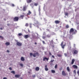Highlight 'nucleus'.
Wrapping results in <instances>:
<instances>
[{"label":"nucleus","mask_w":79,"mask_h":79,"mask_svg":"<svg viewBox=\"0 0 79 79\" xmlns=\"http://www.w3.org/2000/svg\"><path fill=\"white\" fill-rule=\"evenodd\" d=\"M35 44H37L36 43H35Z\"/></svg>","instance_id":"obj_58"},{"label":"nucleus","mask_w":79,"mask_h":79,"mask_svg":"<svg viewBox=\"0 0 79 79\" xmlns=\"http://www.w3.org/2000/svg\"><path fill=\"white\" fill-rule=\"evenodd\" d=\"M68 13H65V16H68Z\"/></svg>","instance_id":"obj_31"},{"label":"nucleus","mask_w":79,"mask_h":79,"mask_svg":"<svg viewBox=\"0 0 79 79\" xmlns=\"http://www.w3.org/2000/svg\"><path fill=\"white\" fill-rule=\"evenodd\" d=\"M35 70L36 71H39V67H37L36 68Z\"/></svg>","instance_id":"obj_17"},{"label":"nucleus","mask_w":79,"mask_h":79,"mask_svg":"<svg viewBox=\"0 0 79 79\" xmlns=\"http://www.w3.org/2000/svg\"><path fill=\"white\" fill-rule=\"evenodd\" d=\"M55 68H57V65H56L55 66Z\"/></svg>","instance_id":"obj_39"},{"label":"nucleus","mask_w":79,"mask_h":79,"mask_svg":"<svg viewBox=\"0 0 79 79\" xmlns=\"http://www.w3.org/2000/svg\"><path fill=\"white\" fill-rule=\"evenodd\" d=\"M10 25L9 24H7V26H9Z\"/></svg>","instance_id":"obj_57"},{"label":"nucleus","mask_w":79,"mask_h":79,"mask_svg":"<svg viewBox=\"0 0 79 79\" xmlns=\"http://www.w3.org/2000/svg\"><path fill=\"white\" fill-rule=\"evenodd\" d=\"M74 61H75V60H74V59H73L72 60V62H71V64H73L74 63Z\"/></svg>","instance_id":"obj_15"},{"label":"nucleus","mask_w":79,"mask_h":79,"mask_svg":"<svg viewBox=\"0 0 79 79\" xmlns=\"http://www.w3.org/2000/svg\"><path fill=\"white\" fill-rule=\"evenodd\" d=\"M71 38H72V36H71Z\"/></svg>","instance_id":"obj_62"},{"label":"nucleus","mask_w":79,"mask_h":79,"mask_svg":"<svg viewBox=\"0 0 79 79\" xmlns=\"http://www.w3.org/2000/svg\"><path fill=\"white\" fill-rule=\"evenodd\" d=\"M53 61H54V60H51L50 62H51V63H53Z\"/></svg>","instance_id":"obj_35"},{"label":"nucleus","mask_w":79,"mask_h":79,"mask_svg":"<svg viewBox=\"0 0 79 79\" xmlns=\"http://www.w3.org/2000/svg\"><path fill=\"white\" fill-rule=\"evenodd\" d=\"M31 25H32V24L31 23L30 24V28H31L32 27L31 26Z\"/></svg>","instance_id":"obj_34"},{"label":"nucleus","mask_w":79,"mask_h":79,"mask_svg":"<svg viewBox=\"0 0 79 79\" xmlns=\"http://www.w3.org/2000/svg\"><path fill=\"white\" fill-rule=\"evenodd\" d=\"M26 10V6H24L23 7V11H25Z\"/></svg>","instance_id":"obj_24"},{"label":"nucleus","mask_w":79,"mask_h":79,"mask_svg":"<svg viewBox=\"0 0 79 79\" xmlns=\"http://www.w3.org/2000/svg\"><path fill=\"white\" fill-rule=\"evenodd\" d=\"M0 38H2V39H3V37H2V36L0 35Z\"/></svg>","instance_id":"obj_41"},{"label":"nucleus","mask_w":79,"mask_h":79,"mask_svg":"<svg viewBox=\"0 0 79 79\" xmlns=\"http://www.w3.org/2000/svg\"><path fill=\"white\" fill-rule=\"evenodd\" d=\"M66 46V44H64L63 45V42H62L61 43V46L62 48L64 49V46Z\"/></svg>","instance_id":"obj_4"},{"label":"nucleus","mask_w":79,"mask_h":79,"mask_svg":"<svg viewBox=\"0 0 79 79\" xmlns=\"http://www.w3.org/2000/svg\"><path fill=\"white\" fill-rule=\"evenodd\" d=\"M17 45L18 46H21V45H22V43H21L18 42L17 43Z\"/></svg>","instance_id":"obj_6"},{"label":"nucleus","mask_w":79,"mask_h":79,"mask_svg":"<svg viewBox=\"0 0 79 79\" xmlns=\"http://www.w3.org/2000/svg\"><path fill=\"white\" fill-rule=\"evenodd\" d=\"M45 71H47L48 70V68H47V65H46L45 66Z\"/></svg>","instance_id":"obj_9"},{"label":"nucleus","mask_w":79,"mask_h":79,"mask_svg":"<svg viewBox=\"0 0 79 79\" xmlns=\"http://www.w3.org/2000/svg\"><path fill=\"white\" fill-rule=\"evenodd\" d=\"M43 43L44 44H45V42H44V41H43Z\"/></svg>","instance_id":"obj_49"},{"label":"nucleus","mask_w":79,"mask_h":79,"mask_svg":"<svg viewBox=\"0 0 79 79\" xmlns=\"http://www.w3.org/2000/svg\"><path fill=\"white\" fill-rule=\"evenodd\" d=\"M73 73L75 74H76V71L75 70H74Z\"/></svg>","instance_id":"obj_26"},{"label":"nucleus","mask_w":79,"mask_h":79,"mask_svg":"<svg viewBox=\"0 0 79 79\" xmlns=\"http://www.w3.org/2000/svg\"><path fill=\"white\" fill-rule=\"evenodd\" d=\"M34 19V23H35V24H38V22H37V21L35 20V19Z\"/></svg>","instance_id":"obj_16"},{"label":"nucleus","mask_w":79,"mask_h":79,"mask_svg":"<svg viewBox=\"0 0 79 79\" xmlns=\"http://www.w3.org/2000/svg\"><path fill=\"white\" fill-rule=\"evenodd\" d=\"M1 30H3V28H0Z\"/></svg>","instance_id":"obj_52"},{"label":"nucleus","mask_w":79,"mask_h":79,"mask_svg":"<svg viewBox=\"0 0 79 79\" xmlns=\"http://www.w3.org/2000/svg\"><path fill=\"white\" fill-rule=\"evenodd\" d=\"M75 44H74V47H75Z\"/></svg>","instance_id":"obj_54"},{"label":"nucleus","mask_w":79,"mask_h":79,"mask_svg":"<svg viewBox=\"0 0 79 79\" xmlns=\"http://www.w3.org/2000/svg\"><path fill=\"white\" fill-rule=\"evenodd\" d=\"M57 56H58L59 57H61V55L60 54H58L57 55Z\"/></svg>","instance_id":"obj_29"},{"label":"nucleus","mask_w":79,"mask_h":79,"mask_svg":"<svg viewBox=\"0 0 79 79\" xmlns=\"http://www.w3.org/2000/svg\"><path fill=\"white\" fill-rule=\"evenodd\" d=\"M52 58H55V56H53V55H52Z\"/></svg>","instance_id":"obj_44"},{"label":"nucleus","mask_w":79,"mask_h":79,"mask_svg":"<svg viewBox=\"0 0 79 79\" xmlns=\"http://www.w3.org/2000/svg\"><path fill=\"white\" fill-rule=\"evenodd\" d=\"M29 37H30V35H26L24 36V37L25 38V39H27Z\"/></svg>","instance_id":"obj_5"},{"label":"nucleus","mask_w":79,"mask_h":79,"mask_svg":"<svg viewBox=\"0 0 79 79\" xmlns=\"http://www.w3.org/2000/svg\"><path fill=\"white\" fill-rule=\"evenodd\" d=\"M51 72L52 73H55V71L53 70H51Z\"/></svg>","instance_id":"obj_21"},{"label":"nucleus","mask_w":79,"mask_h":79,"mask_svg":"<svg viewBox=\"0 0 79 79\" xmlns=\"http://www.w3.org/2000/svg\"><path fill=\"white\" fill-rule=\"evenodd\" d=\"M35 77V75H33L32 76V77Z\"/></svg>","instance_id":"obj_36"},{"label":"nucleus","mask_w":79,"mask_h":79,"mask_svg":"<svg viewBox=\"0 0 79 79\" xmlns=\"http://www.w3.org/2000/svg\"><path fill=\"white\" fill-rule=\"evenodd\" d=\"M7 52L8 53H9V52H10V51H9V50H7Z\"/></svg>","instance_id":"obj_50"},{"label":"nucleus","mask_w":79,"mask_h":79,"mask_svg":"<svg viewBox=\"0 0 79 79\" xmlns=\"http://www.w3.org/2000/svg\"><path fill=\"white\" fill-rule=\"evenodd\" d=\"M78 53V51L76 49H74L73 50V54H77Z\"/></svg>","instance_id":"obj_3"},{"label":"nucleus","mask_w":79,"mask_h":79,"mask_svg":"<svg viewBox=\"0 0 79 79\" xmlns=\"http://www.w3.org/2000/svg\"><path fill=\"white\" fill-rule=\"evenodd\" d=\"M21 60L22 61H24V58L23 57H22L21 58Z\"/></svg>","instance_id":"obj_14"},{"label":"nucleus","mask_w":79,"mask_h":79,"mask_svg":"<svg viewBox=\"0 0 79 79\" xmlns=\"http://www.w3.org/2000/svg\"><path fill=\"white\" fill-rule=\"evenodd\" d=\"M52 63H51V65H52Z\"/></svg>","instance_id":"obj_59"},{"label":"nucleus","mask_w":79,"mask_h":79,"mask_svg":"<svg viewBox=\"0 0 79 79\" xmlns=\"http://www.w3.org/2000/svg\"><path fill=\"white\" fill-rule=\"evenodd\" d=\"M62 74L63 75V76H65L66 75V73H65V72H64V71H63L62 72Z\"/></svg>","instance_id":"obj_10"},{"label":"nucleus","mask_w":79,"mask_h":79,"mask_svg":"<svg viewBox=\"0 0 79 79\" xmlns=\"http://www.w3.org/2000/svg\"><path fill=\"white\" fill-rule=\"evenodd\" d=\"M55 23L56 24H58V23H60V21L56 20L55 21Z\"/></svg>","instance_id":"obj_20"},{"label":"nucleus","mask_w":79,"mask_h":79,"mask_svg":"<svg viewBox=\"0 0 79 79\" xmlns=\"http://www.w3.org/2000/svg\"><path fill=\"white\" fill-rule=\"evenodd\" d=\"M49 55H52V53H51L50 52H49Z\"/></svg>","instance_id":"obj_48"},{"label":"nucleus","mask_w":79,"mask_h":79,"mask_svg":"<svg viewBox=\"0 0 79 79\" xmlns=\"http://www.w3.org/2000/svg\"><path fill=\"white\" fill-rule=\"evenodd\" d=\"M66 28H69V25H67L66 26Z\"/></svg>","instance_id":"obj_30"},{"label":"nucleus","mask_w":79,"mask_h":79,"mask_svg":"<svg viewBox=\"0 0 79 79\" xmlns=\"http://www.w3.org/2000/svg\"><path fill=\"white\" fill-rule=\"evenodd\" d=\"M77 29H79V25L77 27Z\"/></svg>","instance_id":"obj_40"},{"label":"nucleus","mask_w":79,"mask_h":79,"mask_svg":"<svg viewBox=\"0 0 79 79\" xmlns=\"http://www.w3.org/2000/svg\"><path fill=\"white\" fill-rule=\"evenodd\" d=\"M73 68H74V69H76L77 68V66L75 65H73Z\"/></svg>","instance_id":"obj_12"},{"label":"nucleus","mask_w":79,"mask_h":79,"mask_svg":"<svg viewBox=\"0 0 79 79\" xmlns=\"http://www.w3.org/2000/svg\"><path fill=\"white\" fill-rule=\"evenodd\" d=\"M20 65L21 66H22V67L23 66V64H20Z\"/></svg>","instance_id":"obj_38"},{"label":"nucleus","mask_w":79,"mask_h":79,"mask_svg":"<svg viewBox=\"0 0 79 79\" xmlns=\"http://www.w3.org/2000/svg\"><path fill=\"white\" fill-rule=\"evenodd\" d=\"M28 31L29 32V31L28 30Z\"/></svg>","instance_id":"obj_63"},{"label":"nucleus","mask_w":79,"mask_h":79,"mask_svg":"<svg viewBox=\"0 0 79 79\" xmlns=\"http://www.w3.org/2000/svg\"><path fill=\"white\" fill-rule=\"evenodd\" d=\"M51 42H52V43H53V40H52L51 41Z\"/></svg>","instance_id":"obj_55"},{"label":"nucleus","mask_w":79,"mask_h":79,"mask_svg":"<svg viewBox=\"0 0 79 79\" xmlns=\"http://www.w3.org/2000/svg\"><path fill=\"white\" fill-rule=\"evenodd\" d=\"M45 60L48 61V58H47V57H44L43 58V61H45Z\"/></svg>","instance_id":"obj_8"},{"label":"nucleus","mask_w":79,"mask_h":79,"mask_svg":"<svg viewBox=\"0 0 79 79\" xmlns=\"http://www.w3.org/2000/svg\"><path fill=\"white\" fill-rule=\"evenodd\" d=\"M32 2V0H27V3H30Z\"/></svg>","instance_id":"obj_18"},{"label":"nucleus","mask_w":79,"mask_h":79,"mask_svg":"<svg viewBox=\"0 0 79 79\" xmlns=\"http://www.w3.org/2000/svg\"><path fill=\"white\" fill-rule=\"evenodd\" d=\"M12 6H15V5L12 4Z\"/></svg>","instance_id":"obj_46"},{"label":"nucleus","mask_w":79,"mask_h":79,"mask_svg":"<svg viewBox=\"0 0 79 79\" xmlns=\"http://www.w3.org/2000/svg\"><path fill=\"white\" fill-rule=\"evenodd\" d=\"M35 6H37L38 5V3H35L34 4Z\"/></svg>","instance_id":"obj_27"},{"label":"nucleus","mask_w":79,"mask_h":79,"mask_svg":"<svg viewBox=\"0 0 79 79\" xmlns=\"http://www.w3.org/2000/svg\"><path fill=\"white\" fill-rule=\"evenodd\" d=\"M11 73H13V74H15V72L14 71H12L11 72Z\"/></svg>","instance_id":"obj_28"},{"label":"nucleus","mask_w":79,"mask_h":79,"mask_svg":"<svg viewBox=\"0 0 79 79\" xmlns=\"http://www.w3.org/2000/svg\"><path fill=\"white\" fill-rule=\"evenodd\" d=\"M19 75H15V77H19Z\"/></svg>","instance_id":"obj_25"},{"label":"nucleus","mask_w":79,"mask_h":79,"mask_svg":"<svg viewBox=\"0 0 79 79\" xmlns=\"http://www.w3.org/2000/svg\"><path fill=\"white\" fill-rule=\"evenodd\" d=\"M3 79H7V78L6 77H4Z\"/></svg>","instance_id":"obj_47"},{"label":"nucleus","mask_w":79,"mask_h":79,"mask_svg":"<svg viewBox=\"0 0 79 79\" xmlns=\"http://www.w3.org/2000/svg\"><path fill=\"white\" fill-rule=\"evenodd\" d=\"M26 18V19H27L28 18Z\"/></svg>","instance_id":"obj_60"},{"label":"nucleus","mask_w":79,"mask_h":79,"mask_svg":"<svg viewBox=\"0 0 79 79\" xmlns=\"http://www.w3.org/2000/svg\"><path fill=\"white\" fill-rule=\"evenodd\" d=\"M19 36H21V35H22V34H21V33H19Z\"/></svg>","instance_id":"obj_32"},{"label":"nucleus","mask_w":79,"mask_h":79,"mask_svg":"<svg viewBox=\"0 0 79 79\" xmlns=\"http://www.w3.org/2000/svg\"><path fill=\"white\" fill-rule=\"evenodd\" d=\"M32 55L34 57H35L36 56H39V54L38 52H36V53H34L33 54H32V53H30V56H32Z\"/></svg>","instance_id":"obj_1"},{"label":"nucleus","mask_w":79,"mask_h":79,"mask_svg":"<svg viewBox=\"0 0 79 79\" xmlns=\"http://www.w3.org/2000/svg\"><path fill=\"white\" fill-rule=\"evenodd\" d=\"M26 26H28V23H26V25H25Z\"/></svg>","instance_id":"obj_37"},{"label":"nucleus","mask_w":79,"mask_h":79,"mask_svg":"<svg viewBox=\"0 0 79 79\" xmlns=\"http://www.w3.org/2000/svg\"><path fill=\"white\" fill-rule=\"evenodd\" d=\"M47 36L48 37H50V35H48Z\"/></svg>","instance_id":"obj_42"},{"label":"nucleus","mask_w":79,"mask_h":79,"mask_svg":"<svg viewBox=\"0 0 79 79\" xmlns=\"http://www.w3.org/2000/svg\"><path fill=\"white\" fill-rule=\"evenodd\" d=\"M23 17H24L23 15H21L20 16V18H21V19H23Z\"/></svg>","instance_id":"obj_22"},{"label":"nucleus","mask_w":79,"mask_h":79,"mask_svg":"<svg viewBox=\"0 0 79 79\" xmlns=\"http://www.w3.org/2000/svg\"><path fill=\"white\" fill-rule=\"evenodd\" d=\"M71 44L69 43V47H68V48H69V50H70L71 48Z\"/></svg>","instance_id":"obj_19"},{"label":"nucleus","mask_w":79,"mask_h":79,"mask_svg":"<svg viewBox=\"0 0 79 79\" xmlns=\"http://www.w3.org/2000/svg\"><path fill=\"white\" fill-rule=\"evenodd\" d=\"M64 55H65V56H67L66 54H64Z\"/></svg>","instance_id":"obj_53"},{"label":"nucleus","mask_w":79,"mask_h":79,"mask_svg":"<svg viewBox=\"0 0 79 79\" xmlns=\"http://www.w3.org/2000/svg\"><path fill=\"white\" fill-rule=\"evenodd\" d=\"M67 70L69 71V72L70 70L69 69V67H67Z\"/></svg>","instance_id":"obj_23"},{"label":"nucleus","mask_w":79,"mask_h":79,"mask_svg":"<svg viewBox=\"0 0 79 79\" xmlns=\"http://www.w3.org/2000/svg\"><path fill=\"white\" fill-rule=\"evenodd\" d=\"M27 18H28L29 17H27Z\"/></svg>","instance_id":"obj_64"},{"label":"nucleus","mask_w":79,"mask_h":79,"mask_svg":"<svg viewBox=\"0 0 79 79\" xmlns=\"http://www.w3.org/2000/svg\"><path fill=\"white\" fill-rule=\"evenodd\" d=\"M9 69L10 70H12V69H11V68L10 67L9 68Z\"/></svg>","instance_id":"obj_45"},{"label":"nucleus","mask_w":79,"mask_h":79,"mask_svg":"<svg viewBox=\"0 0 79 79\" xmlns=\"http://www.w3.org/2000/svg\"><path fill=\"white\" fill-rule=\"evenodd\" d=\"M43 39H45V36H43Z\"/></svg>","instance_id":"obj_43"},{"label":"nucleus","mask_w":79,"mask_h":79,"mask_svg":"<svg viewBox=\"0 0 79 79\" xmlns=\"http://www.w3.org/2000/svg\"><path fill=\"white\" fill-rule=\"evenodd\" d=\"M10 44V43L9 42H7L5 43V45H6V46H8Z\"/></svg>","instance_id":"obj_11"},{"label":"nucleus","mask_w":79,"mask_h":79,"mask_svg":"<svg viewBox=\"0 0 79 79\" xmlns=\"http://www.w3.org/2000/svg\"><path fill=\"white\" fill-rule=\"evenodd\" d=\"M75 79H77V77H75Z\"/></svg>","instance_id":"obj_56"},{"label":"nucleus","mask_w":79,"mask_h":79,"mask_svg":"<svg viewBox=\"0 0 79 79\" xmlns=\"http://www.w3.org/2000/svg\"><path fill=\"white\" fill-rule=\"evenodd\" d=\"M39 11H40V8H39Z\"/></svg>","instance_id":"obj_51"},{"label":"nucleus","mask_w":79,"mask_h":79,"mask_svg":"<svg viewBox=\"0 0 79 79\" xmlns=\"http://www.w3.org/2000/svg\"><path fill=\"white\" fill-rule=\"evenodd\" d=\"M70 39H71V38L69 37Z\"/></svg>","instance_id":"obj_61"},{"label":"nucleus","mask_w":79,"mask_h":79,"mask_svg":"<svg viewBox=\"0 0 79 79\" xmlns=\"http://www.w3.org/2000/svg\"><path fill=\"white\" fill-rule=\"evenodd\" d=\"M74 31V29L73 28H71L70 30V34L73 35L75 34L74 33H73V32Z\"/></svg>","instance_id":"obj_2"},{"label":"nucleus","mask_w":79,"mask_h":79,"mask_svg":"<svg viewBox=\"0 0 79 79\" xmlns=\"http://www.w3.org/2000/svg\"><path fill=\"white\" fill-rule=\"evenodd\" d=\"M31 12L30 11V10H29L28 13L27 14V16H28V15H31Z\"/></svg>","instance_id":"obj_13"},{"label":"nucleus","mask_w":79,"mask_h":79,"mask_svg":"<svg viewBox=\"0 0 79 79\" xmlns=\"http://www.w3.org/2000/svg\"><path fill=\"white\" fill-rule=\"evenodd\" d=\"M18 17H15L14 19V21H17L18 20Z\"/></svg>","instance_id":"obj_7"},{"label":"nucleus","mask_w":79,"mask_h":79,"mask_svg":"<svg viewBox=\"0 0 79 79\" xmlns=\"http://www.w3.org/2000/svg\"><path fill=\"white\" fill-rule=\"evenodd\" d=\"M77 74H78V76H79V70L77 71Z\"/></svg>","instance_id":"obj_33"}]
</instances>
